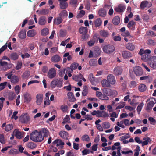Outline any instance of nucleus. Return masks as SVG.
I'll return each instance as SVG.
<instances>
[{
    "instance_id": "f257e3e1",
    "label": "nucleus",
    "mask_w": 156,
    "mask_h": 156,
    "mask_svg": "<svg viewBox=\"0 0 156 156\" xmlns=\"http://www.w3.org/2000/svg\"><path fill=\"white\" fill-rule=\"evenodd\" d=\"M104 94H103L101 92L98 91V98L100 99L103 100H108L109 98L107 96H111L115 95H116L117 92L115 90H112L110 89H104L103 90Z\"/></svg>"
},
{
    "instance_id": "f03ea898",
    "label": "nucleus",
    "mask_w": 156,
    "mask_h": 156,
    "mask_svg": "<svg viewBox=\"0 0 156 156\" xmlns=\"http://www.w3.org/2000/svg\"><path fill=\"white\" fill-rule=\"evenodd\" d=\"M30 139L36 142H41L44 139V136L37 130H35L30 133Z\"/></svg>"
},
{
    "instance_id": "7ed1b4c3",
    "label": "nucleus",
    "mask_w": 156,
    "mask_h": 156,
    "mask_svg": "<svg viewBox=\"0 0 156 156\" xmlns=\"http://www.w3.org/2000/svg\"><path fill=\"white\" fill-rule=\"evenodd\" d=\"M147 106L146 110L149 112L152 109L154 104L156 103V99L154 98H151L148 99L146 101Z\"/></svg>"
},
{
    "instance_id": "20e7f679",
    "label": "nucleus",
    "mask_w": 156,
    "mask_h": 156,
    "mask_svg": "<svg viewBox=\"0 0 156 156\" xmlns=\"http://www.w3.org/2000/svg\"><path fill=\"white\" fill-rule=\"evenodd\" d=\"M62 82L59 80L57 79H55L51 83V87L53 88L56 86L58 87H62Z\"/></svg>"
},
{
    "instance_id": "39448f33",
    "label": "nucleus",
    "mask_w": 156,
    "mask_h": 156,
    "mask_svg": "<svg viewBox=\"0 0 156 156\" xmlns=\"http://www.w3.org/2000/svg\"><path fill=\"white\" fill-rule=\"evenodd\" d=\"M114 46L112 45H108L104 46L103 50L104 52L106 53H111L113 52L115 50Z\"/></svg>"
},
{
    "instance_id": "423d86ee",
    "label": "nucleus",
    "mask_w": 156,
    "mask_h": 156,
    "mask_svg": "<svg viewBox=\"0 0 156 156\" xmlns=\"http://www.w3.org/2000/svg\"><path fill=\"white\" fill-rule=\"evenodd\" d=\"M149 66L153 69L156 68V56H153L150 58L148 61Z\"/></svg>"
},
{
    "instance_id": "0eeeda50",
    "label": "nucleus",
    "mask_w": 156,
    "mask_h": 156,
    "mask_svg": "<svg viewBox=\"0 0 156 156\" xmlns=\"http://www.w3.org/2000/svg\"><path fill=\"white\" fill-rule=\"evenodd\" d=\"M133 70L134 74L137 76H140L143 74V70L140 66H136L133 67Z\"/></svg>"
},
{
    "instance_id": "6e6552de",
    "label": "nucleus",
    "mask_w": 156,
    "mask_h": 156,
    "mask_svg": "<svg viewBox=\"0 0 156 156\" xmlns=\"http://www.w3.org/2000/svg\"><path fill=\"white\" fill-rule=\"evenodd\" d=\"M152 5L151 2L147 1H144L142 2L140 5V8L142 9H144L145 8H149Z\"/></svg>"
},
{
    "instance_id": "1a4fd4ad",
    "label": "nucleus",
    "mask_w": 156,
    "mask_h": 156,
    "mask_svg": "<svg viewBox=\"0 0 156 156\" xmlns=\"http://www.w3.org/2000/svg\"><path fill=\"white\" fill-rule=\"evenodd\" d=\"M56 74V71L55 68H51L49 70L47 76L50 79H52L55 77Z\"/></svg>"
},
{
    "instance_id": "9d476101",
    "label": "nucleus",
    "mask_w": 156,
    "mask_h": 156,
    "mask_svg": "<svg viewBox=\"0 0 156 156\" xmlns=\"http://www.w3.org/2000/svg\"><path fill=\"white\" fill-rule=\"evenodd\" d=\"M53 144H56V146L59 147V149H62L63 147V145L64 143L60 139H57L54 140L53 142Z\"/></svg>"
},
{
    "instance_id": "9b49d317",
    "label": "nucleus",
    "mask_w": 156,
    "mask_h": 156,
    "mask_svg": "<svg viewBox=\"0 0 156 156\" xmlns=\"http://www.w3.org/2000/svg\"><path fill=\"white\" fill-rule=\"evenodd\" d=\"M24 99V102L27 103H29L32 100V98L30 94L26 92L23 95Z\"/></svg>"
},
{
    "instance_id": "f8f14e48",
    "label": "nucleus",
    "mask_w": 156,
    "mask_h": 156,
    "mask_svg": "<svg viewBox=\"0 0 156 156\" xmlns=\"http://www.w3.org/2000/svg\"><path fill=\"white\" fill-rule=\"evenodd\" d=\"M126 9V7L124 5L120 4L116 7L114 10L115 11L119 13L122 12L124 11Z\"/></svg>"
},
{
    "instance_id": "ddd939ff",
    "label": "nucleus",
    "mask_w": 156,
    "mask_h": 156,
    "mask_svg": "<svg viewBox=\"0 0 156 156\" xmlns=\"http://www.w3.org/2000/svg\"><path fill=\"white\" fill-rule=\"evenodd\" d=\"M107 79L111 84L114 85L115 83V77L112 74L108 75L107 77Z\"/></svg>"
},
{
    "instance_id": "4468645a",
    "label": "nucleus",
    "mask_w": 156,
    "mask_h": 156,
    "mask_svg": "<svg viewBox=\"0 0 156 156\" xmlns=\"http://www.w3.org/2000/svg\"><path fill=\"white\" fill-rule=\"evenodd\" d=\"M43 94H38L36 95V102L37 105H40L43 101Z\"/></svg>"
},
{
    "instance_id": "2eb2a0df",
    "label": "nucleus",
    "mask_w": 156,
    "mask_h": 156,
    "mask_svg": "<svg viewBox=\"0 0 156 156\" xmlns=\"http://www.w3.org/2000/svg\"><path fill=\"white\" fill-rule=\"evenodd\" d=\"M79 64L76 62H73L70 66V68H68L67 69V71H70L73 72V70L76 69Z\"/></svg>"
},
{
    "instance_id": "dca6fc26",
    "label": "nucleus",
    "mask_w": 156,
    "mask_h": 156,
    "mask_svg": "<svg viewBox=\"0 0 156 156\" xmlns=\"http://www.w3.org/2000/svg\"><path fill=\"white\" fill-rule=\"evenodd\" d=\"M59 134L62 138L66 140L68 139L69 134L67 132L64 131H61L59 132Z\"/></svg>"
},
{
    "instance_id": "f3484780",
    "label": "nucleus",
    "mask_w": 156,
    "mask_h": 156,
    "mask_svg": "<svg viewBox=\"0 0 156 156\" xmlns=\"http://www.w3.org/2000/svg\"><path fill=\"white\" fill-rule=\"evenodd\" d=\"M67 95L69 101L73 102L76 101V98L73 93L69 92L68 93Z\"/></svg>"
},
{
    "instance_id": "a211bd4d",
    "label": "nucleus",
    "mask_w": 156,
    "mask_h": 156,
    "mask_svg": "<svg viewBox=\"0 0 156 156\" xmlns=\"http://www.w3.org/2000/svg\"><path fill=\"white\" fill-rule=\"evenodd\" d=\"M39 132L42 136V134L43 135V136H44V137L47 136L48 135L49 131L48 130L45 128L41 129Z\"/></svg>"
},
{
    "instance_id": "6ab92c4d",
    "label": "nucleus",
    "mask_w": 156,
    "mask_h": 156,
    "mask_svg": "<svg viewBox=\"0 0 156 156\" xmlns=\"http://www.w3.org/2000/svg\"><path fill=\"white\" fill-rule=\"evenodd\" d=\"M122 55L125 58H128L132 57V54L129 51H125L122 52Z\"/></svg>"
},
{
    "instance_id": "aec40b11",
    "label": "nucleus",
    "mask_w": 156,
    "mask_h": 156,
    "mask_svg": "<svg viewBox=\"0 0 156 156\" xmlns=\"http://www.w3.org/2000/svg\"><path fill=\"white\" fill-rule=\"evenodd\" d=\"M122 68L120 67H115L114 70V73L116 75H120L122 73Z\"/></svg>"
},
{
    "instance_id": "412c9836",
    "label": "nucleus",
    "mask_w": 156,
    "mask_h": 156,
    "mask_svg": "<svg viewBox=\"0 0 156 156\" xmlns=\"http://www.w3.org/2000/svg\"><path fill=\"white\" fill-rule=\"evenodd\" d=\"M46 18L44 16H41L39 20L38 23L41 25H44L46 23Z\"/></svg>"
},
{
    "instance_id": "4be33fe9",
    "label": "nucleus",
    "mask_w": 156,
    "mask_h": 156,
    "mask_svg": "<svg viewBox=\"0 0 156 156\" xmlns=\"http://www.w3.org/2000/svg\"><path fill=\"white\" fill-rule=\"evenodd\" d=\"M113 23L115 25H118L120 22V18L119 16H116L114 17L112 20Z\"/></svg>"
},
{
    "instance_id": "5701e85b",
    "label": "nucleus",
    "mask_w": 156,
    "mask_h": 156,
    "mask_svg": "<svg viewBox=\"0 0 156 156\" xmlns=\"http://www.w3.org/2000/svg\"><path fill=\"white\" fill-rule=\"evenodd\" d=\"M79 30L80 33L83 34L87 33L88 32V29L87 27L81 26L79 28Z\"/></svg>"
},
{
    "instance_id": "b1692460",
    "label": "nucleus",
    "mask_w": 156,
    "mask_h": 156,
    "mask_svg": "<svg viewBox=\"0 0 156 156\" xmlns=\"http://www.w3.org/2000/svg\"><path fill=\"white\" fill-rule=\"evenodd\" d=\"M60 57L57 55H55L53 56L51 58V61L54 62H59L60 61Z\"/></svg>"
},
{
    "instance_id": "393cba45",
    "label": "nucleus",
    "mask_w": 156,
    "mask_h": 156,
    "mask_svg": "<svg viewBox=\"0 0 156 156\" xmlns=\"http://www.w3.org/2000/svg\"><path fill=\"white\" fill-rule=\"evenodd\" d=\"M101 83L104 87H109L111 86L110 83L107 80H103L101 82Z\"/></svg>"
},
{
    "instance_id": "a878e982",
    "label": "nucleus",
    "mask_w": 156,
    "mask_h": 156,
    "mask_svg": "<svg viewBox=\"0 0 156 156\" xmlns=\"http://www.w3.org/2000/svg\"><path fill=\"white\" fill-rule=\"evenodd\" d=\"M98 57V52L96 50L94 51L90 50L89 53L88 57L89 58L97 57Z\"/></svg>"
},
{
    "instance_id": "bb28decb",
    "label": "nucleus",
    "mask_w": 156,
    "mask_h": 156,
    "mask_svg": "<svg viewBox=\"0 0 156 156\" xmlns=\"http://www.w3.org/2000/svg\"><path fill=\"white\" fill-rule=\"evenodd\" d=\"M60 8L61 9H66L68 6V4L66 2H61L59 4Z\"/></svg>"
},
{
    "instance_id": "cd10ccee",
    "label": "nucleus",
    "mask_w": 156,
    "mask_h": 156,
    "mask_svg": "<svg viewBox=\"0 0 156 156\" xmlns=\"http://www.w3.org/2000/svg\"><path fill=\"white\" fill-rule=\"evenodd\" d=\"M19 81V77L17 76H13L11 79V81L13 84L17 83Z\"/></svg>"
},
{
    "instance_id": "c85d7f7f",
    "label": "nucleus",
    "mask_w": 156,
    "mask_h": 156,
    "mask_svg": "<svg viewBox=\"0 0 156 156\" xmlns=\"http://www.w3.org/2000/svg\"><path fill=\"white\" fill-rule=\"evenodd\" d=\"M143 140H144V141H142V145L143 146L147 145L148 143L151 141V139L148 137H144L143 138Z\"/></svg>"
},
{
    "instance_id": "c756f323",
    "label": "nucleus",
    "mask_w": 156,
    "mask_h": 156,
    "mask_svg": "<svg viewBox=\"0 0 156 156\" xmlns=\"http://www.w3.org/2000/svg\"><path fill=\"white\" fill-rule=\"evenodd\" d=\"M151 52V50L149 49H146L144 50L143 49H141L139 52V54L140 55H142V54H147L148 55V54H150Z\"/></svg>"
},
{
    "instance_id": "7c9ffc66",
    "label": "nucleus",
    "mask_w": 156,
    "mask_h": 156,
    "mask_svg": "<svg viewBox=\"0 0 156 156\" xmlns=\"http://www.w3.org/2000/svg\"><path fill=\"white\" fill-rule=\"evenodd\" d=\"M26 32L25 30H22L19 33V37L20 39H23L26 37Z\"/></svg>"
},
{
    "instance_id": "2f4dec72",
    "label": "nucleus",
    "mask_w": 156,
    "mask_h": 156,
    "mask_svg": "<svg viewBox=\"0 0 156 156\" xmlns=\"http://www.w3.org/2000/svg\"><path fill=\"white\" fill-rule=\"evenodd\" d=\"M27 147L30 149H34L36 147L37 145L33 142H29L27 144Z\"/></svg>"
},
{
    "instance_id": "473e14b6",
    "label": "nucleus",
    "mask_w": 156,
    "mask_h": 156,
    "mask_svg": "<svg viewBox=\"0 0 156 156\" xmlns=\"http://www.w3.org/2000/svg\"><path fill=\"white\" fill-rule=\"evenodd\" d=\"M109 116L108 114L104 111H100L98 110V117H107Z\"/></svg>"
},
{
    "instance_id": "72a5a7b5",
    "label": "nucleus",
    "mask_w": 156,
    "mask_h": 156,
    "mask_svg": "<svg viewBox=\"0 0 156 156\" xmlns=\"http://www.w3.org/2000/svg\"><path fill=\"white\" fill-rule=\"evenodd\" d=\"M98 14L100 16L104 17L106 16V12L104 9L101 8L98 11Z\"/></svg>"
},
{
    "instance_id": "f704fd0d",
    "label": "nucleus",
    "mask_w": 156,
    "mask_h": 156,
    "mask_svg": "<svg viewBox=\"0 0 156 156\" xmlns=\"http://www.w3.org/2000/svg\"><path fill=\"white\" fill-rule=\"evenodd\" d=\"M19 57L18 54L16 52H13L11 54L10 57L12 60L14 61L17 60Z\"/></svg>"
},
{
    "instance_id": "c9c22d12",
    "label": "nucleus",
    "mask_w": 156,
    "mask_h": 156,
    "mask_svg": "<svg viewBox=\"0 0 156 156\" xmlns=\"http://www.w3.org/2000/svg\"><path fill=\"white\" fill-rule=\"evenodd\" d=\"M126 47L127 49L130 51L133 50L135 48V46L132 43H128L126 45Z\"/></svg>"
},
{
    "instance_id": "e433bc0d",
    "label": "nucleus",
    "mask_w": 156,
    "mask_h": 156,
    "mask_svg": "<svg viewBox=\"0 0 156 156\" xmlns=\"http://www.w3.org/2000/svg\"><path fill=\"white\" fill-rule=\"evenodd\" d=\"M138 89L140 92H143L146 90L147 87L145 84H141L139 86Z\"/></svg>"
},
{
    "instance_id": "4c0bfd02",
    "label": "nucleus",
    "mask_w": 156,
    "mask_h": 156,
    "mask_svg": "<svg viewBox=\"0 0 156 156\" xmlns=\"http://www.w3.org/2000/svg\"><path fill=\"white\" fill-rule=\"evenodd\" d=\"M100 34L101 36L104 37H106L109 35L108 32L105 30H102L100 31Z\"/></svg>"
},
{
    "instance_id": "58836bf2",
    "label": "nucleus",
    "mask_w": 156,
    "mask_h": 156,
    "mask_svg": "<svg viewBox=\"0 0 156 156\" xmlns=\"http://www.w3.org/2000/svg\"><path fill=\"white\" fill-rule=\"evenodd\" d=\"M36 35V32L34 30H29L27 33V35L29 37H33Z\"/></svg>"
},
{
    "instance_id": "ea45409f",
    "label": "nucleus",
    "mask_w": 156,
    "mask_h": 156,
    "mask_svg": "<svg viewBox=\"0 0 156 156\" xmlns=\"http://www.w3.org/2000/svg\"><path fill=\"white\" fill-rule=\"evenodd\" d=\"M49 31V30L48 28H44L41 30V34L42 36H46L48 34Z\"/></svg>"
},
{
    "instance_id": "a19ab883",
    "label": "nucleus",
    "mask_w": 156,
    "mask_h": 156,
    "mask_svg": "<svg viewBox=\"0 0 156 156\" xmlns=\"http://www.w3.org/2000/svg\"><path fill=\"white\" fill-rule=\"evenodd\" d=\"M62 21V20L61 17H58L54 19V22L55 24L58 25L61 23Z\"/></svg>"
},
{
    "instance_id": "79ce46f5",
    "label": "nucleus",
    "mask_w": 156,
    "mask_h": 156,
    "mask_svg": "<svg viewBox=\"0 0 156 156\" xmlns=\"http://www.w3.org/2000/svg\"><path fill=\"white\" fill-rule=\"evenodd\" d=\"M88 79L92 84H95V79L92 74H89Z\"/></svg>"
},
{
    "instance_id": "37998d69",
    "label": "nucleus",
    "mask_w": 156,
    "mask_h": 156,
    "mask_svg": "<svg viewBox=\"0 0 156 156\" xmlns=\"http://www.w3.org/2000/svg\"><path fill=\"white\" fill-rule=\"evenodd\" d=\"M38 11H39V13L41 15H46L49 12V10L46 9H43L40 11L37 10V12Z\"/></svg>"
},
{
    "instance_id": "c03bdc74",
    "label": "nucleus",
    "mask_w": 156,
    "mask_h": 156,
    "mask_svg": "<svg viewBox=\"0 0 156 156\" xmlns=\"http://www.w3.org/2000/svg\"><path fill=\"white\" fill-rule=\"evenodd\" d=\"M88 87L87 86H85L83 87V90L82 92V95L84 96H86L88 92Z\"/></svg>"
},
{
    "instance_id": "a18cd8bd",
    "label": "nucleus",
    "mask_w": 156,
    "mask_h": 156,
    "mask_svg": "<svg viewBox=\"0 0 156 156\" xmlns=\"http://www.w3.org/2000/svg\"><path fill=\"white\" fill-rule=\"evenodd\" d=\"M147 44L150 45L154 46L156 44V42L153 40L149 39L147 41Z\"/></svg>"
},
{
    "instance_id": "49530a36",
    "label": "nucleus",
    "mask_w": 156,
    "mask_h": 156,
    "mask_svg": "<svg viewBox=\"0 0 156 156\" xmlns=\"http://www.w3.org/2000/svg\"><path fill=\"white\" fill-rule=\"evenodd\" d=\"M89 37V35L87 33L83 34L81 36L82 41H85L87 40Z\"/></svg>"
},
{
    "instance_id": "de8ad7c7",
    "label": "nucleus",
    "mask_w": 156,
    "mask_h": 156,
    "mask_svg": "<svg viewBox=\"0 0 156 156\" xmlns=\"http://www.w3.org/2000/svg\"><path fill=\"white\" fill-rule=\"evenodd\" d=\"M140 55L142 56L141 59L144 61H148L150 58L149 55L144 54Z\"/></svg>"
},
{
    "instance_id": "09e8293b",
    "label": "nucleus",
    "mask_w": 156,
    "mask_h": 156,
    "mask_svg": "<svg viewBox=\"0 0 156 156\" xmlns=\"http://www.w3.org/2000/svg\"><path fill=\"white\" fill-rule=\"evenodd\" d=\"M85 11L83 10L80 11L79 13L77 15L76 18H80L83 17L85 15Z\"/></svg>"
},
{
    "instance_id": "8fccbe9b",
    "label": "nucleus",
    "mask_w": 156,
    "mask_h": 156,
    "mask_svg": "<svg viewBox=\"0 0 156 156\" xmlns=\"http://www.w3.org/2000/svg\"><path fill=\"white\" fill-rule=\"evenodd\" d=\"M97 63V61L96 59H91L89 61L90 65L92 66L96 65Z\"/></svg>"
},
{
    "instance_id": "3c124183",
    "label": "nucleus",
    "mask_w": 156,
    "mask_h": 156,
    "mask_svg": "<svg viewBox=\"0 0 156 156\" xmlns=\"http://www.w3.org/2000/svg\"><path fill=\"white\" fill-rule=\"evenodd\" d=\"M13 126L12 124H9L6 125L5 127V130L6 131H9L12 129Z\"/></svg>"
},
{
    "instance_id": "603ef678",
    "label": "nucleus",
    "mask_w": 156,
    "mask_h": 156,
    "mask_svg": "<svg viewBox=\"0 0 156 156\" xmlns=\"http://www.w3.org/2000/svg\"><path fill=\"white\" fill-rule=\"evenodd\" d=\"M22 63L21 61H19L17 62L15 69L16 70L20 69L22 67Z\"/></svg>"
},
{
    "instance_id": "864d4df0",
    "label": "nucleus",
    "mask_w": 156,
    "mask_h": 156,
    "mask_svg": "<svg viewBox=\"0 0 156 156\" xmlns=\"http://www.w3.org/2000/svg\"><path fill=\"white\" fill-rule=\"evenodd\" d=\"M60 109L62 111L64 112H66L68 110V106L67 105H64L61 106Z\"/></svg>"
},
{
    "instance_id": "5fc2aeb1",
    "label": "nucleus",
    "mask_w": 156,
    "mask_h": 156,
    "mask_svg": "<svg viewBox=\"0 0 156 156\" xmlns=\"http://www.w3.org/2000/svg\"><path fill=\"white\" fill-rule=\"evenodd\" d=\"M82 139L83 141L89 142L90 141V138L88 135L86 134L84 135L82 137Z\"/></svg>"
},
{
    "instance_id": "6e6d98bb",
    "label": "nucleus",
    "mask_w": 156,
    "mask_h": 156,
    "mask_svg": "<svg viewBox=\"0 0 156 156\" xmlns=\"http://www.w3.org/2000/svg\"><path fill=\"white\" fill-rule=\"evenodd\" d=\"M66 34V30L61 29L60 31V36L61 37H64Z\"/></svg>"
},
{
    "instance_id": "4d7b16f0",
    "label": "nucleus",
    "mask_w": 156,
    "mask_h": 156,
    "mask_svg": "<svg viewBox=\"0 0 156 156\" xmlns=\"http://www.w3.org/2000/svg\"><path fill=\"white\" fill-rule=\"evenodd\" d=\"M143 105L144 104L143 103H141L138 106L137 108V110L138 114H140V112L142 109Z\"/></svg>"
},
{
    "instance_id": "13d9d810",
    "label": "nucleus",
    "mask_w": 156,
    "mask_h": 156,
    "mask_svg": "<svg viewBox=\"0 0 156 156\" xmlns=\"http://www.w3.org/2000/svg\"><path fill=\"white\" fill-rule=\"evenodd\" d=\"M15 95L14 93L13 92H10L8 96V98L10 100H12L14 98V97Z\"/></svg>"
},
{
    "instance_id": "bf43d9fd",
    "label": "nucleus",
    "mask_w": 156,
    "mask_h": 156,
    "mask_svg": "<svg viewBox=\"0 0 156 156\" xmlns=\"http://www.w3.org/2000/svg\"><path fill=\"white\" fill-rule=\"evenodd\" d=\"M29 120V117L27 116H23L21 119V121L23 123H25L27 122Z\"/></svg>"
},
{
    "instance_id": "052dcab7",
    "label": "nucleus",
    "mask_w": 156,
    "mask_h": 156,
    "mask_svg": "<svg viewBox=\"0 0 156 156\" xmlns=\"http://www.w3.org/2000/svg\"><path fill=\"white\" fill-rule=\"evenodd\" d=\"M135 24L136 23H135L133 21H131L128 24L127 27L129 28H130L133 27V26L135 25Z\"/></svg>"
},
{
    "instance_id": "680f3d73",
    "label": "nucleus",
    "mask_w": 156,
    "mask_h": 156,
    "mask_svg": "<svg viewBox=\"0 0 156 156\" xmlns=\"http://www.w3.org/2000/svg\"><path fill=\"white\" fill-rule=\"evenodd\" d=\"M60 17H65L67 15V12L66 10H62L59 14Z\"/></svg>"
},
{
    "instance_id": "e2e57ef3",
    "label": "nucleus",
    "mask_w": 156,
    "mask_h": 156,
    "mask_svg": "<svg viewBox=\"0 0 156 156\" xmlns=\"http://www.w3.org/2000/svg\"><path fill=\"white\" fill-rule=\"evenodd\" d=\"M130 137L129 133H127L125 136H121L120 138V140L121 141H123L125 139L129 138Z\"/></svg>"
},
{
    "instance_id": "0e129e2a",
    "label": "nucleus",
    "mask_w": 156,
    "mask_h": 156,
    "mask_svg": "<svg viewBox=\"0 0 156 156\" xmlns=\"http://www.w3.org/2000/svg\"><path fill=\"white\" fill-rule=\"evenodd\" d=\"M77 2V0H71L70 1V4L75 8L76 7Z\"/></svg>"
},
{
    "instance_id": "69168bd1",
    "label": "nucleus",
    "mask_w": 156,
    "mask_h": 156,
    "mask_svg": "<svg viewBox=\"0 0 156 156\" xmlns=\"http://www.w3.org/2000/svg\"><path fill=\"white\" fill-rule=\"evenodd\" d=\"M7 84V82H6L2 83L0 84V90H2L5 87V86Z\"/></svg>"
},
{
    "instance_id": "338daca9",
    "label": "nucleus",
    "mask_w": 156,
    "mask_h": 156,
    "mask_svg": "<svg viewBox=\"0 0 156 156\" xmlns=\"http://www.w3.org/2000/svg\"><path fill=\"white\" fill-rule=\"evenodd\" d=\"M15 136L17 139H21L23 137L21 132L19 131L16 133Z\"/></svg>"
},
{
    "instance_id": "774afa93",
    "label": "nucleus",
    "mask_w": 156,
    "mask_h": 156,
    "mask_svg": "<svg viewBox=\"0 0 156 156\" xmlns=\"http://www.w3.org/2000/svg\"><path fill=\"white\" fill-rule=\"evenodd\" d=\"M70 119L69 116L67 115H66L65 117L63 120L62 123L64 124V123H67L70 120Z\"/></svg>"
}]
</instances>
